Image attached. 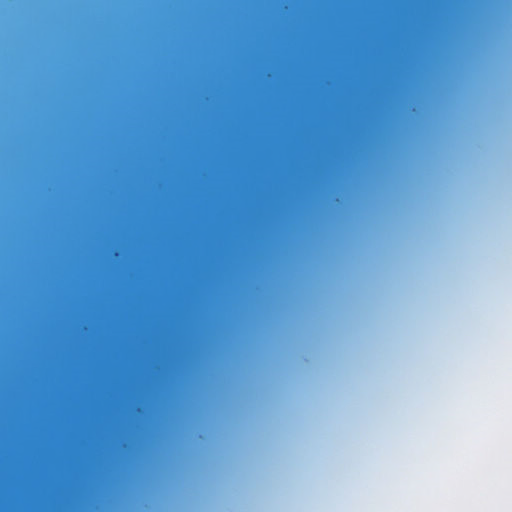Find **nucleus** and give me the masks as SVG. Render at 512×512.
Wrapping results in <instances>:
<instances>
[{"instance_id":"obj_2","label":"nucleus","mask_w":512,"mask_h":512,"mask_svg":"<svg viewBox=\"0 0 512 512\" xmlns=\"http://www.w3.org/2000/svg\"><path fill=\"white\" fill-rule=\"evenodd\" d=\"M0 416H188L172 413H0Z\"/></svg>"},{"instance_id":"obj_1","label":"nucleus","mask_w":512,"mask_h":512,"mask_svg":"<svg viewBox=\"0 0 512 512\" xmlns=\"http://www.w3.org/2000/svg\"><path fill=\"white\" fill-rule=\"evenodd\" d=\"M186 418H0V423L100 424V423H156Z\"/></svg>"}]
</instances>
